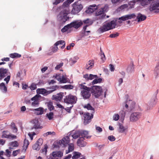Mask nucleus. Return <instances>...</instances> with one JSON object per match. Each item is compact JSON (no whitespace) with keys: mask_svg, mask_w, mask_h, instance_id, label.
<instances>
[{"mask_svg":"<svg viewBox=\"0 0 159 159\" xmlns=\"http://www.w3.org/2000/svg\"><path fill=\"white\" fill-rule=\"evenodd\" d=\"M127 71L128 72L131 73L134 70V64L133 62H131L130 64L128 66L127 69Z\"/></svg>","mask_w":159,"mask_h":159,"instance_id":"nucleus-25","label":"nucleus"},{"mask_svg":"<svg viewBox=\"0 0 159 159\" xmlns=\"http://www.w3.org/2000/svg\"><path fill=\"white\" fill-rule=\"evenodd\" d=\"M69 13V8L67 9H64L61 11L60 13V16L59 17L60 20L62 22H65L69 18V17L67 16Z\"/></svg>","mask_w":159,"mask_h":159,"instance_id":"nucleus-6","label":"nucleus"},{"mask_svg":"<svg viewBox=\"0 0 159 159\" xmlns=\"http://www.w3.org/2000/svg\"><path fill=\"white\" fill-rule=\"evenodd\" d=\"M141 5L143 6H145L150 3L148 0H139Z\"/></svg>","mask_w":159,"mask_h":159,"instance_id":"nucleus-42","label":"nucleus"},{"mask_svg":"<svg viewBox=\"0 0 159 159\" xmlns=\"http://www.w3.org/2000/svg\"><path fill=\"white\" fill-rule=\"evenodd\" d=\"M70 139L69 137L66 136L64 137L62 140H60L59 141V143L60 144H62L64 145H66L67 144L70 142Z\"/></svg>","mask_w":159,"mask_h":159,"instance_id":"nucleus-17","label":"nucleus"},{"mask_svg":"<svg viewBox=\"0 0 159 159\" xmlns=\"http://www.w3.org/2000/svg\"><path fill=\"white\" fill-rule=\"evenodd\" d=\"M0 89L4 93H6L7 91V88L3 82L0 84Z\"/></svg>","mask_w":159,"mask_h":159,"instance_id":"nucleus-26","label":"nucleus"},{"mask_svg":"<svg viewBox=\"0 0 159 159\" xmlns=\"http://www.w3.org/2000/svg\"><path fill=\"white\" fill-rule=\"evenodd\" d=\"M74 149V145L72 143H70L69 144L68 150L70 151H72Z\"/></svg>","mask_w":159,"mask_h":159,"instance_id":"nucleus-49","label":"nucleus"},{"mask_svg":"<svg viewBox=\"0 0 159 159\" xmlns=\"http://www.w3.org/2000/svg\"><path fill=\"white\" fill-rule=\"evenodd\" d=\"M83 23L86 24V25H88L89 26L92 24L93 22L92 20L89 19H87L85 20H84L82 21Z\"/></svg>","mask_w":159,"mask_h":159,"instance_id":"nucleus-34","label":"nucleus"},{"mask_svg":"<svg viewBox=\"0 0 159 159\" xmlns=\"http://www.w3.org/2000/svg\"><path fill=\"white\" fill-rule=\"evenodd\" d=\"M70 24L71 27H73L77 29L82 25L83 22L82 21H75L70 23Z\"/></svg>","mask_w":159,"mask_h":159,"instance_id":"nucleus-12","label":"nucleus"},{"mask_svg":"<svg viewBox=\"0 0 159 159\" xmlns=\"http://www.w3.org/2000/svg\"><path fill=\"white\" fill-rule=\"evenodd\" d=\"M84 107L86 108L88 110H92L94 111V109L92 107V106L90 105V104L88 103L87 105H85L84 106Z\"/></svg>","mask_w":159,"mask_h":159,"instance_id":"nucleus-43","label":"nucleus"},{"mask_svg":"<svg viewBox=\"0 0 159 159\" xmlns=\"http://www.w3.org/2000/svg\"><path fill=\"white\" fill-rule=\"evenodd\" d=\"M32 124H33V126L31 128V129H41L42 127L40 125V123L38 120L34 119L33 120L32 122Z\"/></svg>","mask_w":159,"mask_h":159,"instance_id":"nucleus-14","label":"nucleus"},{"mask_svg":"<svg viewBox=\"0 0 159 159\" xmlns=\"http://www.w3.org/2000/svg\"><path fill=\"white\" fill-rule=\"evenodd\" d=\"M65 42L64 40H59L57 42L54 44V45L58 46L59 45H62V46H61V49H63L65 46Z\"/></svg>","mask_w":159,"mask_h":159,"instance_id":"nucleus-24","label":"nucleus"},{"mask_svg":"<svg viewBox=\"0 0 159 159\" xmlns=\"http://www.w3.org/2000/svg\"><path fill=\"white\" fill-rule=\"evenodd\" d=\"M70 4L66 1L64 2L62 5V7H67L69 8Z\"/></svg>","mask_w":159,"mask_h":159,"instance_id":"nucleus-45","label":"nucleus"},{"mask_svg":"<svg viewBox=\"0 0 159 159\" xmlns=\"http://www.w3.org/2000/svg\"><path fill=\"white\" fill-rule=\"evenodd\" d=\"M94 61L93 60H89L86 64V68L87 70H90L94 66Z\"/></svg>","mask_w":159,"mask_h":159,"instance_id":"nucleus-23","label":"nucleus"},{"mask_svg":"<svg viewBox=\"0 0 159 159\" xmlns=\"http://www.w3.org/2000/svg\"><path fill=\"white\" fill-rule=\"evenodd\" d=\"M113 117L114 120L117 121L119 120V116L118 114H116L113 116Z\"/></svg>","mask_w":159,"mask_h":159,"instance_id":"nucleus-61","label":"nucleus"},{"mask_svg":"<svg viewBox=\"0 0 159 159\" xmlns=\"http://www.w3.org/2000/svg\"><path fill=\"white\" fill-rule=\"evenodd\" d=\"M31 110L34 112L37 115H41L43 113L44 109L43 107H40L37 108L32 109Z\"/></svg>","mask_w":159,"mask_h":159,"instance_id":"nucleus-19","label":"nucleus"},{"mask_svg":"<svg viewBox=\"0 0 159 159\" xmlns=\"http://www.w3.org/2000/svg\"><path fill=\"white\" fill-rule=\"evenodd\" d=\"M57 79L61 83H66L67 82V78L64 76H62L61 78Z\"/></svg>","mask_w":159,"mask_h":159,"instance_id":"nucleus-30","label":"nucleus"},{"mask_svg":"<svg viewBox=\"0 0 159 159\" xmlns=\"http://www.w3.org/2000/svg\"><path fill=\"white\" fill-rule=\"evenodd\" d=\"M80 138H82L83 139H88L91 138V136L89 135L88 132L85 130H80Z\"/></svg>","mask_w":159,"mask_h":159,"instance_id":"nucleus-15","label":"nucleus"},{"mask_svg":"<svg viewBox=\"0 0 159 159\" xmlns=\"http://www.w3.org/2000/svg\"><path fill=\"white\" fill-rule=\"evenodd\" d=\"M10 132L7 131H4L2 132V138H9V136L10 134Z\"/></svg>","mask_w":159,"mask_h":159,"instance_id":"nucleus-27","label":"nucleus"},{"mask_svg":"<svg viewBox=\"0 0 159 159\" xmlns=\"http://www.w3.org/2000/svg\"><path fill=\"white\" fill-rule=\"evenodd\" d=\"M65 0H55L53 2V4L54 5H57L61 2H63Z\"/></svg>","mask_w":159,"mask_h":159,"instance_id":"nucleus-50","label":"nucleus"},{"mask_svg":"<svg viewBox=\"0 0 159 159\" xmlns=\"http://www.w3.org/2000/svg\"><path fill=\"white\" fill-rule=\"evenodd\" d=\"M43 143V140L42 139H38L36 143L40 146L42 145Z\"/></svg>","mask_w":159,"mask_h":159,"instance_id":"nucleus-56","label":"nucleus"},{"mask_svg":"<svg viewBox=\"0 0 159 159\" xmlns=\"http://www.w3.org/2000/svg\"><path fill=\"white\" fill-rule=\"evenodd\" d=\"M119 125V132L120 133H124L126 129L125 128L123 125L121 123H120Z\"/></svg>","mask_w":159,"mask_h":159,"instance_id":"nucleus-39","label":"nucleus"},{"mask_svg":"<svg viewBox=\"0 0 159 159\" xmlns=\"http://www.w3.org/2000/svg\"><path fill=\"white\" fill-rule=\"evenodd\" d=\"M29 144V141L28 140L25 139L24 140L23 146L24 148L25 149V151H26L27 149Z\"/></svg>","mask_w":159,"mask_h":159,"instance_id":"nucleus-40","label":"nucleus"},{"mask_svg":"<svg viewBox=\"0 0 159 159\" xmlns=\"http://www.w3.org/2000/svg\"><path fill=\"white\" fill-rule=\"evenodd\" d=\"M64 93L60 92L55 95H53L52 96V99L54 100L57 102H60L63 96Z\"/></svg>","mask_w":159,"mask_h":159,"instance_id":"nucleus-11","label":"nucleus"},{"mask_svg":"<svg viewBox=\"0 0 159 159\" xmlns=\"http://www.w3.org/2000/svg\"><path fill=\"white\" fill-rule=\"evenodd\" d=\"M121 0H111V1L113 5H116Z\"/></svg>","mask_w":159,"mask_h":159,"instance_id":"nucleus-58","label":"nucleus"},{"mask_svg":"<svg viewBox=\"0 0 159 159\" xmlns=\"http://www.w3.org/2000/svg\"><path fill=\"white\" fill-rule=\"evenodd\" d=\"M52 134L53 135H55V133L54 132H48L44 134V136H47L49 135Z\"/></svg>","mask_w":159,"mask_h":159,"instance_id":"nucleus-55","label":"nucleus"},{"mask_svg":"<svg viewBox=\"0 0 159 159\" xmlns=\"http://www.w3.org/2000/svg\"><path fill=\"white\" fill-rule=\"evenodd\" d=\"M77 100L76 96L71 94L66 96L64 99V102L68 104H74L76 103Z\"/></svg>","mask_w":159,"mask_h":159,"instance_id":"nucleus-5","label":"nucleus"},{"mask_svg":"<svg viewBox=\"0 0 159 159\" xmlns=\"http://www.w3.org/2000/svg\"><path fill=\"white\" fill-rule=\"evenodd\" d=\"M11 76L10 75H7V77L4 79V81H6V83L7 84L10 80Z\"/></svg>","mask_w":159,"mask_h":159,"instance_id":"nucleus-62","label":"nucleus"},{"mask_svg":"<svg viewBox=\"0 0 159 159\" xmlns=\"http://www.w3.org/2000/svg\"><path fill=\"white\" fill-rule=\"evenodd\" d=\"M89 80H92L94 78H97L98 76L97 75H93L91 74L89 75Z\"/></svg>","mask_w":159,"mask_h":159,"instance_id":"nucleus-59","label":"nucleus"},{"mask_svg":"<svg viewBox=\"0 0 159 159\" xmlns=\"http://www.w3.org/2000/svg\"><path fill=\"white\" fill-rule=\"evenodd\" d=\"M141 114L139 112H135L131 114L130 120L131 121H135L138 120L141 116Z\"/></svg>","mask_w":159,"mask_h":159,"instance_id":"nucleus-10","label":"nucleus"},{"mask_svg":"<svg viewBox=\"0 0 159 159\" xmlns=\"http://www.w3.org/2000/svg\"><path fill=\"white\" fill-rule=\"evenodd\" d=\"M84 123V125H86L90 123L92 119L93 118V115L92 114L90 115L89 113H85L83 114Z\"/></svg>","mask_w":159,"mask_h":159,"instance_id":"nucleus-8","label":"nucleus"},{"mask_svg":"<svg viewBox=\"0 0 159 159\" xmlns=\"http://www.w3.org/2000/svg\"><path fill=\"white\" fill-rule=\"evenodd\" d=\"M154 71V74L156 76L159 75V62L157 63Z\"/></svg>","mask_w":159,"mask_h":159,"instance_id":"nucleus-29","label":"nucleus"},{"mask_svg":"<svg viewBox=\"0 0 159 159\" xmlns=\"http://www.w3.org/2000/svg\"><path fill=\"white\" fill-rule=\"evenodd\" d=\"M54 114L52 112H50L46 114V117L49 120H52L53 118Z\"/></svg>","mask_w":159,"mask_h":159,"instance_id":"nucleus-36","label":"nucleus"},{"mask_svg":"<svg viewBox=\"0 0 159 159\" xmlns=\"http://www.w3.org/2000/svg\"><path fill=\"white\" fill-rule=\"evenodd\" d=\"M97 6L95 4L90 6L86 12L87 13H91L94 12L97 9Z\"/></svg>","mask_w":159,"mask_h":159,"instance_id":"nucleus-16","label":"nucleus"},{"mask_svg":"<svg viewBox=\"0 0 159 159\" xmlns=\"http://www.w3.org/2000/svg\"><path fill=\"white\" fill-rule=\"evenodd\" d=\"M37 93H39L43 94L44 96L49 94V93H48L49 91H47L44 89H37Z\"/></svg>","mask_w":159,"mask_h":159,"instance_id":"nucleus-22","label":"nucleus"},{"mask_svg":"<svg viewBox=\"0 0 159 159\" xmlns=\"http://www.w3.org/2000/svg\"><path fill=\"white\" fill-rule=\"evenodd\" d=\"M102 79L101 78L96 79L94 80L92 82V84L93 85L97 83H100L102 82Z\"/></svg>","mask_w":159,"mask_h":159,"instance_id":"nucleus-35","label":"nucleus"},{"mask_svg":"<svg viewBox=\"0 0 159 159\" xmlns=\"http://www.w3.org/2000/svg\"><path fill=\"white\" fill-rule=\"evenodd\" d=\"M79 87L81 89H83L81 91V93L83 98L84 99H88L91 96L90 88L82 84H79Z\"/></svg>","mask_w":159,"mask_h":159,"instance_id":"nucleus-2","label":"nucleus"},{"mask_svg":"<svg viewBox=\"0 0 159 159\" xmlns=\"http://www.w3.org/2000/svg\"><path fill=\"white\" fill-rule=\"evenodd\" d=\"M41 96L36 94L31 98V100L33 101L31 103V105L34 107H38L39 104V98Z\"/></svg>","mask_w":159,"mask_h":159,"instance_id":"nucleus-9","label":"nucleus"},{"mask_svg":"<svg viewBox=\"0 0 159 159\" xmlns=\"http://www.w3.org/2000/svg\"><path fill=\"white\" fill-rule=\"evenodd\" d=\"M61 88L66 89H73L74 86L73 85L70 84L62 86Z\"/></svg>","mask_w":159,"mask_h":159,"instance_id":"nucleus-37","label":"nucleus"},{"mask_svg":"<svg viewBox=\"0 0 159 159\" xmlns=\"http://www.w3.org/2000/svg\"><path fill=\"white\" fill-rule=\"evenodd\" d=\"M20 152V150H18L16 151H13V155L14 156H15L17 155V154L19 152Z\"/></svg>","mask_w":159,"mask_h":159,"instance_id":"nucleus-64","label":"nucleus"},{"mask_svg":"<svg viewBox=\"0 0 159 159\" xmlns=\"http://www.w3.org/2000/svg\"><path fill=\"white\" fill-rule=\"evenodd\" d=\"M58 48L57 46L54 45V47H52V51L53 52H56L58 50Z\"/></svg>","mask_w":159,"mask_h":159,"instance_id":"nucleus-60","label":"nucleus"},{"mask_svg":"<svg viewBox=\"0 0 159 159\" xmlns=\"http://www.w3.org/2000/svg\"><path fill=\"white\" fill-rule=\"evenodd\" d=\"M136 17V16L134 13L123 16L119 18L117 20H112L110 22L105 23L98 29V31L100 34L103 33L115 28L117 25L116 22L119 24H121L122 23V21L134 19Z\"/></svg>","mask_w":159,"mask_h":159,"instance_id":"nucleus-1","label":"nucleus"},{"mask_svg":"<svg viewBox=\"0 0 159 159\" xmlns=\"http://www.w3.org/2000/svg\"><path fill=\"white\" fill-rule=\"evenodd\" d=\"M11 145L13 147H17L19 145V143L17 141H15L11 142Z\"/></svg>","mask_w":159,"mask_h":159,"instance_id":"nucleus-48","label":"nucleus"},{"mask_svg":"<svg viewBox=\"0 0 159 159\" xmlns=\"http://www.w3.org/2000/svg\"><path fill=\"white\" fill-rule=\"evenodd\" d=\"M84 139L82 138H80L77 141L78 145L80 147H84L86 146V143L84 141Z\"/></svg>","mask_w":159,"mask_h":159,"instance_id":"nucleus-20","label":"nucleus"},{"mask_svg":"<svg viewBox=\"0 0 159 159\" xmlns=\"http://www.w3.org/2000/svg\"><path fill=\"white\" fill-rule=\"evenodd\" d=\"M30 88L32 90L35 89L36 88V85L34 83L32 84L30 86Z\"/></svg>","mask_w":159,"mask_h":159,"instance_id":"nucleus-63","label":"nucleus"},{"mask_svg":"<svg viewBox=\"0 0 159 159\" xmlns=\"http://www.w3.org/2000/svg\"><path fill=\"white\" fill-rule=\"evenodd\" d=\"M147 18L146 16L144 15H142L140 13H139L136 17V19L138 20V22H139L144 20Z\"/></svg>","mask_w":159,"mask_h":159,"instance_id":"nucleus-21","label":"nucleus"},{"mask_svg":"<svg viewBox=\"0 0 159 159\" xmlns=\"http://www.w3.org/2000/svg\"><path fill=\"white\" fill-rule=\"evenodd\" d=\"M8 70L1 68L0 69V80L7 75Z\"/></svg>","mask_w":159,"mask_h":159,"instance_id":"nucleus-13","label":"nucleus"},{"mask_svg":"<svg viewBox=\"0 0 159 159\" xmlns=\"http://www.w3.org/2000/svg\"><path fill=\"white\" fill-rule=\"evenodd\" d=\"M72 137L74 139H76L78 138H80V131L79 130L75 131L73 134L72 135Z\"/></svg>","mask_w":159,"mask_h":159,"instance_id":"nucleus-31","label":"nucleus"},{"mask_svg":"<svg viewBox=\"0 0 159 159\" xmlns=\"http://www.w3.org/2000/svg\"><path fill=\"white\" fill-rule=\"evenodd\" d=\"M11 128L14 133H17L18 131V129L15 125V124L12 122L11 125Z\"/></svg>","mask_w":159,"mask_h":159,"instance_id":"nucleus-32","label":"nucleus"},{"mask_svg":"<svg viewBox=\"0 0 159 159\" xmlns=\"http://www.w3.org/2000/svg\"><path fill=\"white\" fill-rule=\"evenodd\" d=\"M81 153L77 152H74V155L72 157L73 159H78L80 156Z\"/></svg>","mask_w":159,"mask_h":159,"instance_id":"nucleus-41","label":"nucleus"},{"mask_svg":"<svg viewBox=\"0 0 159 159\" xmlns=\"http://www.w3.org/2000/svg\"><path fill=\"white\" fill-rule=\"evenodd\" d=\"M103 10V11L105 13V12H107L108 9V7L107 5H105L103 7L101 8Z\"/></svg>","mask_w":159,"mask_h":159,"instance_id":"nucleus-54","label":"nucleus"},{"mask_svg":"<svg viewBox=\"0 0 159 159\" xmlns=\"http://www.w3.org/2000/svg\"><path fill=\"white\" fill-rule=\"evenodd\" d=\"M108 139L111 141H114L116 140L115 137L113 135H110L108 137Z\"/></svg>","mask_w":159,"mask_h":159,"instance_id":"nucleus-53","label":"nucleus"},{"mask_svg":"<svg viewBox=\"0 0 159 159\" xmlns=\"http://www.w3.org/2000/svg\"><path fill=\"white\" fill-rule=\"evenodd\" d=\"M32 148L33 149L39 150L40 149V146L36 143L33 146Z\"/></svg>","mask_w":159,"mask_h":159,"instance_id":"nucleus-46","label":"nucleus"},{"mask_svg":"<svg viewBox=\"0 0 159 159\" xmlns=\"http://www.w3.org/2000/svg\"><path fill=\"white\" fill-rule=\"evenodd\" d=\"M10 57L12 58H18L20 57H21V55L16 53H14L10 54Z\"/></svg>","mask_w":159,"mask_h":159,"instance_id":"nucleus-33","label":"nucleus"},{"mask_svg":"<svg viewBox=\"0 0 159 159\" xmlns=\"http://www.w3.org/2000/svg\"><path fill=\"white\" fill-rule=\"evenodd\" d=\"M158 89H157V91H156L155 93V94H156V96L154 99L152 100V103L155 104L156 103V102L157 100V95L158 93Z\"/></svg>","mask_w":159,"mask_h":159,"instance_id":"nucleus-44","label":"nucleus"},{"mask_svg":"<svg viewBox=\"0 0 159 159\" xmlns=\"http://www.w3.org/2000/svg\"><path fill=\"white\" fill-rule=\"evenodd\" d=\"M71 28L70 24L67 25L65 26L61 30V31L62 32H65L66 31L69 29Z\"/></svg>","mask_w":159,"mask_h":159,"instance_id":"nucleus-38","label":"nucleus"},{"mask_svg":"<svg viewBox=\"0 0 159 159\" xmlns=\"http://www.w3.org/2000/svg\"><path fill=\"white\" fill-rule=\"evenodd\" d=\"M119 35V33L116 32V33L111 34L109 37L111 38H115L118 37Z\"/></svg>","mask_w":159,"mask_h":159,"instance_id":"nucleus-52","label":"nucleus"},{"mask_svg":"<svg viewBox=\"0 0 159 159\" xmlns=\"http://www.w3.org/2000/svg\"><path fill=\"white\" fill-rule=\"evenodd\" d=\"M103 10L101 8L98 9L96 13V15L97 16H99L100 19L104 18L106 16V14L103 11Z\"/></svg>","mask_w":159,"mask_h":159,"instance_id":"nucleus-18","label":"nucleus"},{"mask_svg":"<svg viewBox=\"0 0 159 159\" xmlns=\"http://www.w3.org/2000/svg\"><path fill=\"white\" fill-rule=\"evenodd\" d=\"M63 63L61 62L59 64L57 65L55 67V70H58L63 66Z\"/></svg>","mask_w":159,"mask_h":159,"instance_id":"nucleus-57","label":"nucleus"},{"mask_svg":"<svg viewBox=\"0 0 159 159\" xmlns=\"http://www.w3.org/2000/svg\"><path fill=\"white\" fill-rule=\"evenodd\" d=\"M72 9L71 13L73 14H75L80 12L83 8V5L78 2H75L72 5Z\"/></svg>","mask_w":159,"mask_h":159,"instance_id":"nucleus-4","label":"nucleus"},{"mask_svg":"<svg viewBox=\"0 0 159 159\" xmlns=\"http://www.w3.org/2000/svg\"><path fill=\"white\" fill-rule=\"evenodd\" d=\"M91 92L96 98H98L102 94V88L99 86L93 85L90 87Z\"/></svg>","mask_w":159,"mask_h":159,"instance_id":"nucleus-3","label":"nucleus"},{"mask_svg":"<svg viewBox=\"0 0 159 159\" xmlns=\"http://www.w3.org/2000/svg\"><path fill=\"white\" fill-rule=\"evenodd\" d=\"M149 10L150 11H154L155 13L159 12V2H152L150 5Z\"/></svg>","mask_w":159,"mask_h":159,"instance_id":"nucleus-7","label":"nucleus"},{"mask_svg":"<svg viewBox=\"0 0 159 159\" xmlns=\"http://www.w3.org/2000/svg\"><path fill=\"white\" fill-rule=\"evenodd\" d=\"M59 88V86L58 85H55L53 86L50 87H48L47 88L48 89H51V90H49V94L52 93L53 92L56 91L57 89H58Z\"/></svg>","mask_w":159,"mask_h":159,"instance_id":"nucleus-28","label":"nucleus"},{"mask_svg":"<svg viewBox=\"0 0 159 159\" xmlns=\"http://www.w3.org/2000/svg\"><path fill=\"white\" fill-rule=\"evenodd\" d=\"M48 109L50 111H52L54 109V107L52 105V103L51 102L48 103Z\"/></svg>","mask_w":159,"mask_h":159,"instance_id":"nucleus-47","label":"nucleus"},{"mask_svg":"<svg viewBox=\"0 0 159 159\" xmlns=\"http://www.w3.org/2000/svg\"><path fill=\"white\" fill-rule=\"evenodd\" d=\"M100 51L101 52V59L103 61H104L106 60V57L104 54L103 52H102L101 49L100 48Z\"/></svg>","mask_w":159,"mask_h":159,"instance_id":"nucleus-51","label":"nucleus"}]
</instances>
